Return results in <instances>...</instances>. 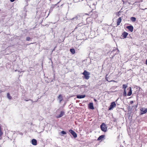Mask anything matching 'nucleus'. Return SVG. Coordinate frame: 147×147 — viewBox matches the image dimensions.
<instances>
[{
    "label": "nucleus",
    "mask_w": 147,
    "mask_h": 147,
    "mask_svg": "<svg viewBox=\"0 0 147 147\" xmlns=\"http://www.w3.org/2000/svg\"><path fill=\"white\" fill-rule=\"evenodd\" d=\"M2 128L1 125L0 124V137H1L3 134V132L2 131Z\"/></svg>",
    "instance_id": "17"
},
{
    "label": "nucleus",
    "mask_w": 147,
    "mask_h": 147,
    "mask_svg": "<svg viewBox=\"0 0 147 147\" xmlns=\"http://www.w3.org/2000/svg\"><path fill=\"white\" fill-rule=\"evenodd\" d=\"M127 95L126 92L125 91V90H124V92L123 93V96H126Z\"/></svg>",
    "instance_id": "23"
},
{
    "label": "nucleus",
    "mask_w": 147,
    "mask_h": 147,
    "mask_svg": "<svg viewBox=\"0 0 147 147\" xmlns=\"http://www.w3.org/2000/svg\"><path fill=\"white\" fill-rule=\"evenodd\" d=\"M85 95H77V98H83L85 97Z\"/></svg>",
    "instance_id": "15"
},
{
    "label": "nucleus",
    "mask_w": 147,
    "mask_h": 147,
    "mask_svg": "<svg viewBox=\"0 0 147 147\" xmlns=\"http://www.w3.org/2000/svg\"><path fill=\"white\" fill-rule=\"evenodd\" d=\"M61 133L63 134H66V132L63 131H61Z\"/></svg>",
    "instance_id": "25"
},
{
    "label": "nucleus",
    "mask_w": 147,
    "mask_h": 147,
    "mask_svg": "<svg viewBox=\"0 0 147 147\" xmlns=\"http://www.w3.org/2000/svg\"><path fill=\"white\" fill-rule=\"evenodd\" d=\"M33 44V43H31L30 44Z\"/></svg>",
    "instance_id": "31"
},
{
    "label": "nucleus",
    "mask_w": 147,
    "mask_h": 147,
    "mask_svg": "<svg viewBox=\"0 0 147 147\" xmlns=\"http://www.w3.org/2000/svg\"><path fill=\"white\" fill-rule=\"evenodd\" d=\"M7 98L9 99H11L12 98V97L10 96V94L9 93H8L7 94Z\"/></svg>",
    "instance_id": "20"
},
{
    "label": "nucleus",
    "mask_w": 147,
    "mask_h": 147,
    "mask_svg": "<svg viewBox=\"0 0 147 147\" xmlns=\"http://www.w3.org/2000/svg\"><path fill=\"white\" fill-rule=\"evenodd\" d=\"M78 17L77 16H76L74 18H73L72 19H71V20H74V19H76V20H77L78 19Z\"/></svg>",
    "instance_id": "24"
},
{
    "label": "nucleus",
    "mask_w": 147,
    "mask_h": 147,
    "mask_svg": "<svg viewBox=\"0 0 147 147\" xmlns=\"http://www.w3.org/2000/svg\"><path fill=\"white\" fill-rule=\"evenodd\" d=\"M130 20L133 22H135L136 21V19L134 17H131L130 18Z\"/></svg>",
    "instance_id": "19"
},
{
    "label": "nucleus",
    "mask_w": 147,
    "mask_h": 147,
    "mask_svg": "<svg viewBox=\"0 0 147 147\" xmlns=\"http://www.w3.org/2000/svg\"><path fill=\"white\" fill-rule=\"evenodd\" d=\"M58 98L59 100V102L61 103V102L63 100L62 95L61 94H59L58 97Z\"/></svg>",
    "instance_id": "12"
},
{
    "label": "nucleus",
    "mask_w": 147,
    "mask_h": 147,
    "mask_svg": "<svg viewBox=\"0 0 147 147\" xmlns=\"http://www.w3.org/2000/svg\"><path fill=\"white\" fill-rule=\"evenodd\" d=\"M127 86L125 84H123V88L124 89V90H125V88L127 87Z\"/></svg>",
    "instance_id": "21"
},
{
    "label": "nucleus",
    "mask_w": 147,
    "mask_h": 147,
    "mask_svg": "<svg viewBox=\"0 0 147 147\" xmlns=\"http://www.w3.org/2000/svg\"><path fill=\"white\" fill-rule=\"evenodd\" d=\"M88 107L89 108L91 109H94L93 103L92 102L89 103L88 105Z\"/></svg>",
    "instance_id": "9"
},
{
    "label": "nucleus",
    "mask_w": 147,
    "mask_h": 147,
    "mask_svg": "<svg viewBox=\"0 0 147 147\" xmlns=\"http://www.w3.org/2000/svg\"><path fill=\"white\" fill-rule=\"evenodd\" d=\"M69 131L70 132L72 135L73 136L74 138H76L77 137V135L76 132L72 129H70Z\"/></svg>",
    "instance_id": "6"
},
{
    "label": "nucleus",
    "mask_w": 147,
    "mask_h": 147,
    "mask_svg": "<svg viewBox=\"0 0 147 147\" xmlns=\"http://www.w3.org/2000/svg\"><path fill=\"white\" fill-rule=\"evenodd\" d=\"M146 64L147 65V59L146 60Z\"/></svg>",
    "instance_id": "29"
},
{
    "label": "nucleus",
    "mask_w": 147,
    "mask_h": 147,
    "mask_svg": "<svg viewBox=\"0 0 147 147\" xmlns=\"http://www.w3.org/2000/svg\"><path fill=\"white\" fill-rule=\"evenodd\" d=\"M133 102H133V101H130V104H132L133 103Z\"/></svg>",
    "instance_id": "27"
},
{
    "label": "nucleus",
    "mask_w": 147,
    "mask_h": 147,
    "mask_svg": "<svg viewBox=\"0 0 147 147\" xmlns=\"http://www.w3.org/2000/svg\"><path fill=\"white\" fill-rule=\"evenodd\" d=\"M15 0H10V1L11 2H13Z\"/></svg>",
    "instance_id": "28"
},
{
    "label": "nucleus",
    "mask_w": 147,
    "mask_h": 147,
    "mask_svg": "<svg viewBox=\"0 0 147 147\" xmlns=\"http://www.w3.org/2000/svg\"><path fill=\"white\" fill-rule=\"evenodd\" d=\"M129 91L128 92L127 94V95L128 96H130L132 94V90H131V87H129Z\"/></svg>",
    "instance_id": "16"
},
{
    "label": "nucleus",
    "mask_w": 147,
    "mask_h": 147,
    "mask_svg": "<svg viewBox=\"0 0 147 147\" xmlns=\"http://www.w3.org/2000/svg\"><path fill=\"white\" fill-rule=\"evenodd\" d=\"M83 1H84L85 2V3H86V4L88 5H89V4L88 3V2H87V0H83Z\"/></svg>",
    "instance_id": "26"
},
{
    "label": "nucleus",
    "mask_w": 147,
    "mask_h": 147,
    "mask_svg": "<svg viewBox=\"0 0 147 147\" xmlns=\"http://www.w3.org/2000/svg\"><path fill=\"white\" fill-rule=\"evenodd\" d=\"M100 127L102 131L105 132L107 131V127L105 123H102L100 125Z\"/></svg>",
    "instance_id": "3"
},
{
    "label": "nucleus",
    "mask_w": 147,
    "mask_h": 147,
    "mask_svg": "<svg viewBox=\"0 0 147 147\" xmlns=\"http://www.w3.org/2000/svg\"><path fill=\"white\" fill-rule=\"evenodd\" d=\"M1 11V10L0 9V11Z\"/></svg>",
    "instance_id": "32"
},
{
    "label": "nucleus",
    "mask_w": 147,
    "mask_h": 147,
    "mask_svg": "<svg viewBox=\"0 0 147 147\" xmlns=\"http://www.w3.org/2000/svg\"><path fill=\"white\" fill-rule=\"evenodd\" d=\"M128 34V33L127 32H124L122 33L121 36L123 37V38H125L127 37V36Z\"/></svg>",
    "instance_id": "11"
},
{
    "label": "nucleus",
    "mask_w": 147,
    "mask_h": 147,
    "mask_svg": "<svg viewBox=\"0 0 147 147\" xmlns=\"http://www.w3.org/2000/svg\"><path fill=\"white\" fill-rule=\"evenodd\" d=\"M85 14L88 15L89 16H90V17H92L94 19L96 18L98 16L97 12L96 11H93V10H92L90 12H89L88 13H85Z\"/></svg>",
    "instance_id": "1"
},
{
    "label": "nucleus",
    "mask_w": 147,
    "mask_h": 147,
    "mask_svg": "<svg viewBox=\"0 0 147 147\" xmlns=\"http://www.w3.org/2000/svg\"><path fill=\"white\" fill-rule=\"evenodd\" d=\"M116 106V104H115V102H112L109 107V110H112Z\"/></svg>",
    "instance_id": "4"
},
{
    "label": "nucleus",
    "mask_w": 147,
    "mask_h": 147,
    "mask_svg": "<svg viewBox=\"0 0 147 147\" xmlns=\"http://www.w3.org/2000/svg\"><path fill=\"white\" fill-rule=\"evenodd\" d=\"M141 111V114H143L147 112V109L145 108H142L140 109Z\"/></svg>",
    "instance_id": "5"
},
{
    "label": "nucleus",
    "mask_w": 147,
    "mask_h": 147,
    "mask_svg": "<svg viewBox=\"0 0 147 147\" xmlns=\"http://www.w3.org/2000/svg\"><path fill=\"white\" fill-rule=\"evenodd\" d=\"M122 21V19L121 17L119 18L117 20V26H118L121 23Z\"/></svg>",
    "instance_id": "7"
},
{
    "label": "nucleus",
    "mask_w": 147,
    "mask_h": 147,
    "mask_svg": "<svg viewBox=\"0 0 147 147\" xmlns=\"http://www.w3.org/2000/svg\"><path fill=\"white\" fill-rule=\"evenodd\" d=\"M82 74L84 76V78L86 80H88L90 77V73L86 70H84Z\"/></svg>",
    "instance_id": "2"
},
{
    "label": "nucleus",
    "mask_w": 147,
    "mask_h": 147,
    "mask_svg": "<svg viewBox=\"0 0 147 147\" xmlns=\"http://www.w3.org/2000/svg\"><path fill=\"white\" fill-rule=\"evenodd\" d=\"M32 143L34 145H36L37 144L36 140L35 139H33L32 140Z\"/></svg>",
    "instance_id": "13"
},
{
    "label": "nucleus",
    "mask_w": 147,
    "mask_h": 147,
    "mask_svg": "<svg viewBox=\"0 0 147 147\" xmlns=\"http://www.w3.org/2000/svg\"><path fill=\"white\" fill-rule=\"evenodd\" d=\"M105 135H102L100 136L97 139V140L98 141H100V140H102L103 138L105 137Z\"/></svg>",
    "instance_id": "14"
},
{
    "label": "nucleus",
    "mask_w": 147,
    "mask_h": 147,
    "mask_svg": "<svg viewBox=\"0 0 147 147\" xmlns=\"http://www.w3.org/2000/svg\"><path fill=\"white\" fill-rule=\"evenodd\" d=\"M94 100L95 102H96V99H94Z\"/></svg>",
    "instance_id": "30"
},
{
    "label": "nucleus",
    "mask_w": 147,
    "mask_h": 147,
    "mask_svg": "<svg viewBox=\"0 0 147 147\" xmlns=\"http://www.w3.org/2000/svg\"><path fill=\"white\" fill-rule=\"evenodd\" d=\"M127 28L128 29L130 32H132L133 31L134 28L132 26H127Z\"/></svg>",
    "instance_id": "8"
},
{
    "label": "nucleus",
    "mask_w": 147,
    "mask_h": 147,
    "mask_svg": "<svg viewBox=\"0 0 147 147\" xmlns=\"http://www.w3.org/2000/svg\"><path fill=\"white\" fill-rule=\"evenodd\" d=\"M64 114V112L63 111H61L60 112V113L59 115H58V116H56V117L57 118H59L61 117L62 116H63Z\"/></svg>",
    "instance_id": "10"
},
{
    "label": "nucleus",
    "mask_w": 147,
    "mask_h": 147,
    "mask_svg": "<svg viewBox=\"0 0 147 147\" xmlns=\"http://www.w3.org/2000/svg\"><path fill=\"white\" fill-rule=\"evenodd\" d=\"M70 51L72 54H74L75 53V51L74 49H70Z\"/></svg>",
    "instance_id": "18"
},
{
    "label": "nucleus",
    "mask_w": 147,
    "mask_h": 147,
    "mask_svg": "<svg viewBox=\"0 0 147 147\" xmlns=\"http://www.w3.org/2000/svg\"><path fill=\"white\" fill-rule=\"evenodd\" d=\"M31 39V38L29 37H27L26 38V40L28 41H30Z\"/></svg>",
    "instance_id": "22"
}]
</instances>
